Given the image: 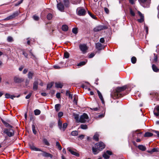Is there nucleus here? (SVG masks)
<instances>
[{
    "label": "nucleus",
    "mask_w": 159,
    "mask_h": 159,
    "mask_svg": "<svg viewBox=\"0 0 159 159\" xmlns=\"http://www.w3.org/2000/svg\"><path fill=\"white\" fill-rule=\"evenodd\" d=\"M131 60L133 64H134L136 62V58L135 57H132Z\"/></svg>",
    "instance_id": "44"
},
{
    "label": "nucleus",
    "mask_w": 159,
    "mask_h": 159,
    "mask_svg": "<svg viewBox=\"0 0 159 159\" xmlns=\"http://www.w3.org/2000/svg\"><path fill=\"white\" fill-rule=\"evenodd\" d=\"M142 134V132H140V130L138 129L136 131H133L132 132V136L134 137L137 135L138 137H140V135Z\"/></svg>",
    "instance_id": "16"
},
{
    "label": "nucleus",
    "mask_w": 159,
    "mask_h": 159,
    "mask_svg": "<svg viewBox=\"0 0 159 159\" xmlns=\"http://www.w3.org/2000/svg\"><path fill=\"white\" fill-rule=\"evenodd\" d=\"M24 80V78L16 76L14 78V81L16 83H20L23 81Z\"/></svg>",
    "instance_id": "9"
},
{
    "label": "nucleus",
    "mask_w": 159,
    "mask_h": 159,
    "mask_svg": "<svg viewBox=\"0 0 159 159\" xmlns=\"http://www.w3.org/2000/svg\"><path fill=\"white\" fill-rule=\"evenodd\" d=\"M99 136L98 134L97 133H95L93 137V139L96 141H98Z\"/></svg>",
    "instance_id": "30"
},
{
    "label": "nucleus",
    "mask_w": 159,
    "mask_h": 159,
    "mask_svg": "<svg viewBox=\"0 0 159 159\" xmlns=\"http://www.w3.org/2000/svg\"><path fill=\"white\" fill-rule=\"evenodd\" d=\"M19 15V12L18 11H16L13 13L12 15L7 17L3 19L4 20H8L12 19Z\"/></svg>",
    "instance_id": "3"
},
{
    "label": "nucleus",
    "mask_w": 159,
    "mask_h": 159,
    "mask_svg": "<svg viewBox=\"0 0 159 159\" xmlns=\"http://www.w3.org/2000/svg\"><path fill=\"white\" fill-rule=\"evenodd\" d=\"M40 151L43 152L42 155L43 156L45 157H50L51 158H52L53 156L51 154L47 153L43 151L42 150H41Z\"/></svg>",
    "instance_id": "15"
},
{
    "label": "nucleus",
    "mask_w": 159,
    "mask_h": 159,
    "mask_svg": "<svg viewBox=\"0 0 159 159\" xmlns=\"http://www.w3.org/2000/svg\"><path fill=\"white\" fill-rule=\"evenodd\" d=\"M4 132L9 137H11L14 135V131L12 129H4Z\"/></svg>",
    "instance_id": "6"
},
{
    "label": "nucleus",
    "mask_w": 159,
    "mask_h": 159,
    "mask_svg": "<svg viewBox=\"0 0 159 159\" xmlns=\"http://www.w3.org/2000/svg\"><path fill=\"white\" fill-rule=\"evenodd\" d=\"M53 84L52 83L48 84L47 86V89H50L52 86Z\"/></svg>",
    "instance_id": "49"
},
{
    "label": "nucleus",
    "mask_w": 159,
    "mask_h": 159,
    "mask_svg": "<svg viewBox=\"0 0 159 159\" xmlns=\"http://www.w3.org/2000/svg\"><path fill=\"white\" fill-rule=\"evenodd\" d=\"M29 146L30 149L32 150L36 151H41V149L40 148L35 147L33 143L30 144H29Z\"/></svg>",
    "instance_id": "13"
},
{
    "label": "nucleus",
    "mask_w": 159,
    "mask_h": 159,
    "mask_svg": "<svg viewBox=\"0 0 159 159\" xmlns=\"http://www.w3.org/2000/svg\"><path fill=\"white\" fill-rule=\"evenodd\" d=\"M105 147V145L102 142L96 143L94 146L92 147L93 152L94 154H96L99 151L103 149Z\"/></svg>",
    "instance_id": "2"
},
{
    "label": "nucleus",
    "mask_w": 159,
    "mask_h": 159,
    "mask_svg": "<svg viewBox=\"0 0 159 159\" xmlns=\"http://www.w3.org/2000/svg\"><path fill=\"white\" fill-rule=\"evenodd\" d=\"M69 57V53L67 52H66L64 53V57L66 58H68Z\"/></svg>",
    "instance_id": "47"
},
{
    "label": "nucleus",
    "mask_w": 159,
    "mask_h": 159,
    "mask_svg": "<svg viewBox=\"0 0 159 159\" xmlns=\"http://www.w3.org/2000/svg\"><path fill=\"white\" fill-rule=\"evenodd\" d=\"M63 3L66 7H69L70 2L69 0H63Z\"/></svg>",
    "instance_id": "27"
},
{
    "label": "nucleus",
    "mask_w": 159,
    "mask_h": 159,
    "mask_svg": "<svg viewBox=\"0 0 159 159\" xmlns=\"http://www.w3.org/2000/svg\"><path fill=\"white\" fill-rule=\"evenodd\" d=\"M34 114L35 115H38L40 113V111L38 109H36L34 111Z\"/></svg>",
    "instance_id": "37"
},
{
    "label": "nucleus",
    "mask_w": 159,
    "mask_h": 159,
    "mask_svg": "<svg viewBox=\"0 0 159 159\" xmlns=\"http://www.w3.org/2000/svg\"><path fill=\"white\" fill-rule=\"evenodd\" d=\"M148 152L152 153L153 152H159V149L158 148H153L152 149V150L151 151H149Z\"/></svg>",
    "instance_id": "29"
},
{
    "label": "nucleus",
    "mask_w": 159,
    "mask_h": 159,
    "mask_svg": "<svg viewBox=\"0 0 159 159\" xmlns=\"http://www.w3.org/2000/svg\"><path fill=\"white\" fill-rule=\"evenodd\" d=\"M34 75V73L31 71H29L28 74V77L30 79H31L33 78V77Z\"/></svg>",
    "instance_id": "26"
},
{
    "label": "nucleus",
    "mask_w": 159,
    "mask_h": 159,
    "mask_svg": "<svg viewBox=\"0 0 159 159\" xmlns=\"http://www.w3.org/2000/svg\"><path fill=\"white\" fill-rule=\"evenodd\" d=\"M56 96L57 98H60V93H57Z\"/></svg>",
    "instance_id": "60"
},
{
    "label": "nucleus",
    "mask_w": 159,
    "mask_h": 159,
    "mask_svg": "<svg viewBox=\"0 0 159 159\" xmlns=\"http://www.w3.org/2000/svg\"><path fill=\"white\" fill-rule=\"evenodd\" d=\"M32 94V93H30L28 95H27L26 97H25V98L26 99H29L30 97H31V95Z\"/></svg>",
    "instance_id": "54"
},
{
    "label": "nucleus",
    "mask_w": 159,
    "mask_h": 159,
    "mask_svg": "<svg viewBox=\"0 0 159 159\" xmlns=\"http://www.w3.org/2000/svg\"><path fill=\"white\" fill-rule=\"evenodd\" d=\"M127 88L126 86L122 87H117L114 89L111 93V97L114 99L118 98L120 97L121 94L120 92L124 91Z\"/></svg>",
    "instance_id": "1"
},
{
    "label": "nucleus",
    "mask_w": 159,
    "mask_h": 159,
    "mask_svg": "<svg viewBox=\"0 0 159 159\" xmlns=\"http://www.w3.org/2000/svg\"><path fill=\"white\" fill-rule=\"evenodd\" d=\"M88 118V116L85 113H84L83 115L80 117L79 122L81 123H84L86 120Z\"/></svg>",
    "instance_id": "5"
},
{
    "label": "nucleus",
    "mask_w": 159,
    "mask_h": 159,
    "mask_svg": "<svg viewBox=\"0 0 159 159\" xmlns=\"http://www.w3.org/2000/svg\"><path fill=\"white\" fill-rule=\"evenodd\" d=\"M7 40L9 42H11L13 41L12 38L11 37H8L7 38Z\"/></svg>",
    "instance_id": "56"
},
{
    "label": "nucleus",
    "mask_w": 159,
    "mask_h": 159,
    "mask_svg": "<svg viewBox=\"0 0 159 159\" xmlns=\"http://www.w3.org/2000/svg\"><path fill=\"white\" fill-rule=\"evenodd\" d=\"M63 115V113L62 112H60L58 113V116L59 118H61Z\"/></svg>",
    "instance_id": "53"
},
{
    "label": "nucleus",
    "mask_w": 159,
    "mask_h": 159,
    "mask_svg": "<svg viewBox=\"0 0 159 159\" xmlns=\"http://www.w3.org/2000/svg\"><path fill=\"white\" fill-rule=\"evenodd\" d=\"M56 146L57 147V148L59 150H61L62 149V147L61 146L59 143L58 142H57L56 143Z\"/></svg>",
    "instance_id": "35"
},
{
    "label": "nucleus",
    "mask_w": 159,
    "mask_h": 159,
    "mask_svg": "<svg viewBox=\"0 0 159 159\" xmlns=\"http://www.w3.org/2000/svg\"><path fill=\"white\" fill-rule=\"evenodd\" d=\"M77 12L78 15L81 16H84L86 13V11L84 8L82 7H78L77 9Z\"/></svg>",
    "instance_id": "4"
},
{
    "label": "nucleus",
    "mask_w": 159,
    "mask_h": 159,
    "mask_svg": "<svg viewBox=\"0 0 159 159\" xmlns=\"http://www.w3.org/2000/svg\"><path fill=\"white\" fill-rule=\"evenodd\" d=\"M63 63L62 62H60L58 65H56L53 66V68L55 69H60L64 67V66L62 65Z\"/></svg>",
    "instance_id": "19"
},
{
    "label": "nucleus",
    "mask_w": 159,
    "mask_h": 159,
    "mask_svg": "<svg viewBox=\"0 0 159 159\" xmlns=\"http://www.w3.org/2000/svg\"><path fill=\"white\" fill-rule=\"evenodd\" d=\"M97 92L98 93V96L100 100H101L102 103H104V101L103 100V98L101 94V93L98 90H97Z\"/></svg>",
    "instance_id": "21"
},
{
    "label": "nucleus",
    "mask_w": 159,
    "mask_h": 159,
    "mask_svg": "<svg viewBox=\"0 0 159 159\" xmlns=\"http://www.w3.org/2000/svg\"><path fill=\"white\" fill-rule=\"evenodd\" d=\"M43 141L46 145L47 146H49L50 145L49 143L48 142L46 139H43Z\"/></svg>",
    "instance_id": "38"
},
{
    "label": "nucleus",
    "mask_w": 159,
    "mask_h": 159,
    "mask_svg": "<svg viewBox=\"0 0 159 159\" xmlns=\"http://www.w3.org/2000/svg\"><path fill=\"white\" fill-rule=\"evenodd\" d=\"M11 95L8 93H6L5 94V98H10Z\"/></svg>",
    "instance_id": "61"
},
{
    "label": "nucleus",
    "mask_w": 159,
    "mask_h": 159,
    "mask_svg": "<svg viewBox=\"0 0 159 159\" xmlns=\"http://www.w3.org/2000/svg\"><path fill=\"white\" fill-rule=\"evenodd\" d=\"M73 102L76 104H77V98L76 96H74Z\"/></svg>",
    "instance_id": "55"
},
{
    "label": "nucleus",
    "mask_w": 159,
    "mask_h": 159,
    "mask_svg": "<svg viewBox=\"0 0 159 159\" xmlns=\"http://www.w3.org/2000/svg\"><path fill=\"white\" fill-rule=\"evenodd\" d=\"M86 63V62L85 61H82L80 62V63H79L78 65V66H82L84 65Z\"/></svg>",
    "instance_id": "50"
},
{
    "label": "nucleus",
    "mask_w": 159,
    "mask_h": 159,
    "mask_svg": "<svg viewBox=\"0 0 159 159\" xmlns=\"http://www.w3.org/2000/svg\"><path fill=\"white\" fill-rule=\"evenodd\" d=\"M63 85L60 82L55 83V86L57 88H61L63 87Z\"/></svg>",
    "instance_id": "23"
},
{
    "label": "nucleus",
    "mask_w": 159,
    "mask_h": 159,
    "mask_svg": "<svg viewBox=\"0 0 159 159\" xmlns=\"http://www.w3.org/2000/svg\"><path fill=\"white\" fill-rule=\"evenodd\" d=\"M78 131L75 130L72 131L71 133V134L72 136H75L78 135Z\"/></svg>",
    "instance_id": "34"
},
{
    "label": "nucleus",
    "mask_w": 159,
    "mask_h": 159,
    "mask_svg": "<svg viewBox=\"0 0 159 159\" xmlns=\"http://www.w3.org/2000/svg\"><path fill=\"white\" fill-rule=\"evenodd\" d=\"M22 54L25 57H26V58H27V57H28V54L27 53H26V52H25L23 50H22Z\"/></svg>",
    "instance_id": "52"
},
{
    "label": "nucleus",
    "mask_w": 159,
    "mask_h": 159,
    "mask_svg": "<svg viewBox=\"0 0 159 159\" xmlns=\"http://www.w3.org/2000/svg\"><path fill=\"white\" fill-rule=\"evenodd\" d=\"M66 96H68L69 98H71V99H72V95L70 94V92L68 90L66 91Z\"/></svg>",
    "instance_id": "36"
},
{
    "label": "nucleus",
    "mask_w": 159,
    "mask_h": 159,
    "mask_svg": "<svg viewBox=\"0 0 159 159\" xmlns=\"http://www.w3.org/2000/svg\"><path fill=\"white\" fill-rule=\"evenodd\" d=\"M28 70L27 69H25L23 70V73L24 74H25L28 72Z\"/></svg>",
    "instance_id": "63"
},
{
    "label": "nucleus",
    "mask_w": 159,
    "mask_h": 159,
    "mask_svg": "<svg viewBox=\"0 0 159 159\" xmlns=\"http://www.w3.org/2000/svg\"><path fill=\"white\" fill-rule=\"evenodd\" d=\"M80 128L82 129H86L88 128L87 125H80Z\"/></svg>",
    "instance_id": "42"
},
{
    "label": "nucleus",
    "mask_w": 159,
    "mask_h": 159,
    "mask_svg": "<svg viewBox=\"0 0 159 159\" xmlns=\"http://www.w3.org/2000/svg\"><path fill=\"white\" fill-rule=\"evenodd\" d=\"M138 147L139 149L142 151H144L146 149V147L143 145H139Z\"/></svg>",
    "instance_id": "24"
},
{
    "label": "nucleus",
    "mask_w": 159,
    "mask_h": 159,
    "mask_svg": "<svg viewBox=\"0 0 159 159\" xmlns=\"http://www.w3.org/2000/svg\"><path fill=\"white\" fill-rule=\"evenodd\" d=\"M140 4L143 7H146L147 6L148 3V0H138Z\"/></svg>",
    "instance_id": "12"
},
{
    "label": "nucleus",
    "mask_w": 159,
    "mask_h": 159,
    "mask_svg": "<svg viewBox=\"0 0 159 159\" xmlns=\"http://www.w3.org/2000/svg\"><path fill=\"white\" fill-rule=\"evenodd\" d=\"M107 29V28L105 26L99 25L94 28L93 29V31L95 32H97Z\"/></svg>",
    "instance_id": "7"
},
{
    "label": "nucleus",
    "mask_w": 159,
    "mask_h": 159,
    "mask_svg": "<svg viewBox=\"0 0 159 159\" xmlns=\"http://www.w3.org/2000/svg\"><path fill=\"white\" fill-rule=\"evenodd\" d=\"M88 13L90 15V16L93 19H96V17L93 14H92L90 12L88 11Z\"/></svg>",
    "instance_id": "41"
},
{
    "label": "nucleus",
    "mask_w": 159,
    "mask_h": 159,
    "mask_svg": "<svg viewBox=\"0 0 159 159\" xmlns=\"http://www.w3.org/2000/svg\"><path fill=\"white\" fill-rule=\"evenodd\" d=\"M130 13L132 16H135V13L131 9H130Z\"/></svg>",
    "instance_id": "48"
},
{
    "label": "nucleus",
    "mask_w": 159,
    "mask_h": 159,
    "mask_svg": "<svg viewBox=\"0 0 159 159\" xmlns=\"http://www.w3.org/2000/svg\"><path fill=\"white\" fill-rule=\"evenodd\" d=\"M94 56V53H91L89 56V58H91L93 57Z\"/></svg>",
    "instance_id": "62"
},
{
    "label": "nucleus",
    "mask_w": 159,
    "mask_h": 159,
    "mask_svg": "<svg viewBox=\"0 0 159 159\" xmlns=\"http://www.w3.org/2000/svg\"><path fill=\"white\" fill-rule=\"evenodd\" d=\"M52 17V15L51 13H49L47 16V19L48 20H51Z\"/></svg>",
    "instance_id": "40"
},
{
    "label": "nucleus",
    "mask_w": 159,
    "mask_h": 159,
    "mask_svg": "<svg viewBox=\"0 0 159 159\" xmlns=\"http://www.w3.org/2000/svg\"><path fill=\"white\" fill-rule=\"evenodd\" d=\"M100 42L101 43H103L105 42L104 39V38H101L100 39Z\"/></svg>",
    "instance_id": "58"
},
{
    "label": "nucleus",
    "mask_w": 159,
    "mask_h": 159,
    "mask_svg": "<svg viewBox=\"0 0 159 159\" xmlns=\"http://www.w3.org/2000/svg\"><path fill=\"white\" fill-rule=\"evenodd\" d=\"M60 107H61V105L60 104H56L55 105V109L56 111L57 112L59 111L60 110Z\"/></svg>",
    "instance_id": "28"
},
{
    "label": "nucleus",
    "mask_w": 159,
    "mask_h": 159,
    "mask_svg": "<svg viewBox=\"0 0 159 159\" xmlns=\"http://www.w3.org/2000/svg\"><path fill=\"white\" fill-rule=\"evenodd\" d=\"M68 26L66 25H63L62 26V30L64 31H67L68 30Z\"/></svg>",
    "instance_id": "31"
},
{
    "label": "nucleus",
    "mask_w": 159,
    "mask_h": 159,
    "mask_svg": "<svg viewBox=\"0 0 159 159\" xmlns=\"http://www.w3.org/2000/svg\"><path fill=\"white\" fill-rule=\"evenodd\" d=\"M96 48L98 50H101L103 48L102 44L99 43H97L96 45Z\"/></svg>",
    "instance_id": "22"
},
{
    "label": "nucleus",
    "mask_w": 159,
    "mask_h": 159,
    "mask_svg": "<svg viewBox=\"0 0 159 159\" xmlns=\"http://www.w3.org/2000/svg\"><path fill=\"white\" fill-rule=\"evenodd\" d=\"M152 69H153V71H154L155 72H157L159 71V70L157 68V67L156 66H155V65L153 64L152 65Z\"/></svg>",
    "instance_id": "25"
},
{
    "label": "nucleus",
    "mask_w": 159,
    "mask_h": 159,
    "mask_svg": "<svg viewBox=\"0 0 159 159\" xmlns=\"http://www.w3.org/2000/svg\"><path fill=\"white\" fill-rule=\"evenodd\" d=\"M154 114L156 116L159 115V106H156L154 110Z\"/></svg>",
    "instance_id": "18"
},
{
    "label": "nucleus",
    "mask_w": 159,
    "mask_h": 159,
    "mask_svg": "<svg viewBox=\"0 0 159 159\" xmlns=\"http://www.w3.org/2000/svg\"><path fill=\"white\" fill-rule=\"evenodd\" d=\"M67 124L66 123H65L63 124V127H61V129H60L63 131H64L66 128L67 127Z\"/></svg>",
    "instance_id": "33"
},
{
    "label": "nucleus",
    "mask_w": 159,
    "mask_h": 159,
    "mask_svg": "<svg viewBox=\"0 0 159 159\" xmlns=\"http://www.w3.org/2000/svg\"><path fill=\"white\" fill-rule=\"evenodd\" d=\"M67 150L72 154L75 155L76 157H79V154L78 153L74 151L70 148H68Z\"/></svg>",
    "instance_id": "17"
},
{
    "label": "nucleus",
    "mask_w": 159,
    "mask_h": 159,
    "mask_svg": "<svg viewBox=\"0 0 159 159\" xmlns=\"http://www.w3.org/2000/svg\"><path fill=\"white\" fill-rule=\"evenodd\" d=\"M112 154L111 152L107 150L106 152L104 153L103 155V157L105 159H107L109 158V156L112 155Z\"/></svg>",
    "instance_id": "10"
},
{
    "label": "nucleus",
    "mask_w": 159,
    "mask_h": 159,
    "mask_svg": "<svg viewBox=\"0 0 159 159\" xmlns=\"http://www.w3.org/2000/svg\"><path fill=\"white\" fill-rule=\"evenodd\" d=\"M57 9L61 12L64 11V8L63 4L61 2H59L57 5Z\"/></svg>",
    "instance_id": "14"
},
{
    "label": "nucleus",
    "mask_w": 159,
    "mask_h": 159,
    "mask_svg": "<svg viewBox=\"0 0 159 159\" xmlns=\"http://www.w3.org/2000/svg\"><path fill=\"white\" fill-rule=\"evenodd\" d=\"M38 82L37 81H35L33 83V89L34 90H36L38 88Z\"/></svg>",
    "instance_id": "20"
},
{
    "label": "nucleus",
    "mask_w": 159,
    "mask_h": 159,
    "mask_svg": "<svg viewBox=\"0 0 159 159\" xmlns=\"http://www.w3.org/2000/svg\"><path fill=\"white\" fill-rule=\"evenodd\" d=\"M32 129L33 133L35 134H36L37 131L35 129V126L34 125H32Z\"/></svg>",
    "instance_id": "39"
},
{
    "label": "nucleus",
    "mask_w": 159,
    "mask_h": 159,
    "mask_svg": "<svg viewBox=\"0 0 159 159\" xmlns=\"http://www.w3.org/2000/svg\"><path fill=\"white\" fill-rule=\"evenodd\" d=\"M62 124V123L61 121L60 120H59L58 121V125L60 129H61Z\"/></svg>",
    "instance_id": "46"
},
{
    "label": "nucleus",
    "mask_w": 159,
    "mask_h": 159,
    "mask_svg": "<svg viewBox=\"0 0 159 159\" xmlns=\"http://www.w3.org/2000/svg\"><path fill=\"white\" fill-rule=\"evenodd\" d=\"M145 29L146 31V32L147 34L148 33V28L147 26H145Z\"/></svg>",
    "instance_id": "59"
},
{
    "label": "nucleus",
    "mask_w": 159,
    "mask_h": 159,
    "mask_svg": "<svg viewBox=\"0 0 159 159\" xmlns=\"http://www.w3.org/2000/svg\"><path fill=\"white\" fill-rule=\"evenodd\" d=\"M153 135V134L151 133L147 132L145 133L144 135L145 137H149L152 136Z\"/></svg>",
    "instance_id": "32"
},
{
    "label": "nucleus",
    "mask_w": 159,
    "mask_h": 159,
    "mask_svg": "<svg viewBox=\"0 0 159 159\" xmlns=\"http://www.w3.org/2000/svg\"><path fill=\"white\" fill-rule=\"evenodd\" d=\"M79 46L80 50L84 53L86 52L88 49L87 46L85 44H80Z\"/></svg>",
    "instance_id": "8"
},
{
    "label": "nucleus",
    "mask_w": 159,
    "mask_h": 159,
    "mask_svg": "<svg viewBox=\"0 0 159 159\" xmlns=\"http://www.w3.org/2000/svg\"><path fill=\"white\" fill-rule=\"evenodd\" d=\"M33 18L34 20L38 21L39 20V18L38 16L36 15H34L33 16Z\"/></svg>",
    "instance_id": "51"
},
{
    "label": "nucleus",
    "mask_w": 159,
    "mask_h": 159,
    "mask_svg": "<svg viewBox=\"0 0 159 159\" xmlns=\"http://www.w3.org/2000/svg\"><path fill=\"white\" fill-rule=\"evenodd\" d=\"M73 33L75 34H76L78 33L77 29L76 28H74L72 30Z\"/></svg>",
    "instance_id": "45"
},
{
    "label": "nucleus",
    "mask_w": 159,
    "mask_h": 159,
    "mask_svg": "<svg viewBox=\"0 0 159 159\" xmlns=\"http://www.w3.org/2000/svg\"><path fill=\"white\" fill-rule=\"evenodd\" d=\"M104 10H105V12L108 14L109 13V10H108V8H104Z\"/></svg>",
    "instance_id": "64"
},
{
    "label": "nucleus",
    "mask_w": 159,
    "mask_h": 159,
    "mask_svg": "<svg viewBox=\"0 0 159 159\" xmlns=\"http://www.w3.org/2000/svg\"><path fill=\"white\" fill-rule=\"evenodd\" d=\"M2 122L6 127L9 126L11 128H12V126L11 125H10L8 123H7V122L3 121Z\"/></svg>",
    "instance_id": "43"
},
{
    "label": "nucleus",
    "mask_w": 159,
    "mask_h": 159,
    "mask_svg": "<svg viewBox=\"0 0 159 159\" xmlns=\"http://www.w3.org/2000/svg\"><path fill=\"white\" fill-rule=\"evenodd\" d=\"M20 94L18 95L17 96H15L14 95H11H11L10 98H11L12 99H13L14 98H15L16 97H17V98H18V97H20Z\"/></svg>",
    "instance_id": "57"
},
{
    "label": "nucleus",
    "mask_w": 159,
    "mask_h": 159,
    "mask_svg": "<svg viewBox=\"0 0 159 159\" xmlns=\"http://www.w3.org/2000/svg\"><path fill=\"white\" fill-rule=\"evenodd\" d=\"M138 13L140 16V18L138 19L137 21L139 23H142L144 21V16L139 11H138Z\"/></svg>",
    "instance_id": "11"
}]
</instances>
